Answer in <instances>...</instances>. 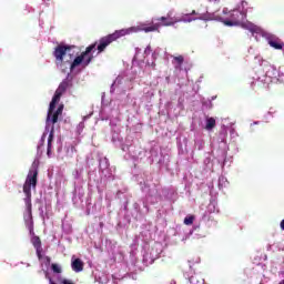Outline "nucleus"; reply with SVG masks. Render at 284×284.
<instances>
[{
    "mask_svg": "<svg viewBox=\"0 0 284 284\" xmlns=\"http://www.w3.org/2000/svg\"><path fill=\"white\" fill-rule=\"evenodd\" d=\"M62 284H74V282L70 281V280H62L61 282Z\"/></svg>",
    "mask_w": 284,
    "mask_h": 284,
    "instance_id": "nucleus-20",
    "label": "nucleus"
},
{
    "mask_svg": "<svg viewBox=\"0 0 284 284\" xmlns=\"http://www.w3.org/2000/svg\"><path fill=\"white\" fill-rule=\"evenodd\" d=\"M194 223V215H189L184 219V225H193Z\"/></svg>",
    "mask_w": 284,
    "mask_h": 284,
    "instance_id": "nucleus-16",
    "label": "nucleus"
},
{
    "mask_svg": "<svg viewBox=\"0 0 284 284\" xmlns=\"http://www.w3.org/2000/svg\"><path fill=\"white\" fill-rule=\"evenodd\" d=\"M51 268L54 274H61V266H59V264H52Z\"/></svg>",
    "mask_w": 284,
    "mask_h": 284,
    "instance_id": "nucleus-17",
    "label": "nucleus"
},
{
    "mask_svg": "<svg viewBox=\"0 0 284 284\" xmlns=\"http://www.w3.org/2000/svg\"><path fill=\"white\" fill-rule=\"evenodd\" d=\"M61 114H63V104H60L58 106V109L54 111H52L50 119H51V123L54 125V123H58L59 121V116H61Z\"/></svg>",
    "mask_w": 284,
    "mask_h": 284,
    "instance_id": "nucleus-8",
    "label": "nucleus"
},
{
    "mask_svg": "<svg viewBox=\"0 0 284 284\" xmlns=\"http://www.w3.org/2000/svg\"><path fill=\"white\" fill-rule=\"evenodd\" d=\"M132 28L129 29H121L118 31H114L111 34H108L105 37H102L99 40V44H98V52L101 54V52H105V48H108V45H110L111 43H114V41H116L118 39H121V37H125L128 34H131Z\"/></svg>",
    "mask_w": 284,
    "mask_h": 284,
    "instance_id": "nucleus-3",
    "label": "nucleus"
},
{
    "mask_svg": "<svg viewBox=\"0 0 284 284\" xmlns=\"http://www.w3.org/2000/svg\"><path fill=\"white\" fill-rule=\"evenodd\" d=\"M230 19L231 20H224L223 23L224 26H241L242 21H245V19H247V13L243 12V11H239V10H233L230 13Z\"/></svg>",
    "mask_w": 284,
    "mask_h": 284,
    "instance_id": "nucleus-7",
    "label": "nucleus"
},
{
    "mask_svg": "<svg viewBox=\"0 0 284 284\" xmlns=\"http://www.w3.org/2000/svg\"><path fill=\"white\" fill-rule=\"evenodd\" d=\"M173 61L179 65V68H181L185 61V58L183 55H176L173 57Z\"/></svg>",
    "mask_w": 284,
    "mask_h": 284,
    "instance_id": "nucleus-15",
    "label": "nucleus"
},
{
    "mask_svg": "<svg viewBox=\"0 0 284 284\" xmlns=\"http://www.w3.org/2000/svg\"><path fill=\"white\" fill-rule=\"evenodd\" d=\"M44 139H45V134L42 135V141H44Z\"/></svg>",
    "mask_w": 284,
    "mask_h": 284,
    "instance_id": "nucleus-24",
    "label": "nucleus"
},
{
    "mask_svg": "<svg viewBox=\"0 0 284 284\" xmlns=\"http://www.w3.org/2000/svg\"><path fill=\"white\" fill-rule=\"evenodd\" d=\"M214 128H216V119L207 118L205 130H214Z\"/></svg>",
    "mask_w": 284,
    "mask_h": 284,
    "instance_id": "nucleus-12",
    "label": "nucleus"
},
{
    "mask_svg": "<svg viewBox=\"0 0 284 284\" xmlns=\"http://www.w3.org/2000/svg\"><path fill=\"white\" fill-rule=\"evenodd\" d=\"M52 141H54V126H52V129L49 133V138H48V148H47L48 156H50V154L52 152Z\"/></svg>",
    "mask_w": 284,
    "mask_h": 284,
    "instance_id": "nucleus-11",
    "label": "nucleus"
},
{
    "mask_svg": "<svg viewBox=\"0 0 284 284\" xmlns=\"http://www.w3.org/2000/svg\"><path fill=\"white\" fill-rule=\"evenodd\" d=\"M155 21H159L158 23H154V20L151 21V23H140L136 27H131L132 32H159V29L162 27H170V26H174V23H179V21H184V23H192V21H194V19H179V20H174L170 13H168L166 17H160L158 19H155Z\"/></svg>",
    "mask_w": 284,
    "mask_h": 284,
    "instance_id": "nucleus-2",
    "label": "nucleus"
},
{
    "mask_svg": "<svg viewBox=\"0 0 284 284\" xmlns=\"http://www.w3.org/2000/svg\"><path fill=\"white\" fill-rule=\"evenodd\" d=\"M210 3H220L221 0H207Z\"/></svg>",
    "mask_w": 284,
    "mask_h": 284,
    "instance_id": "nucleus-22",
    "label": "nucleus"
},
{
    "mask_svg": "<svg viewBox=\"0 0 284 284\" xmlns=\"http://www.w3.org/2000/svg\"><path fill=\"white\" fill-rule=\"evenodd\" d=\"M42 252H43V248H36V253H37L39 261H41V258H43Z\"/></svg>",
    "mask_w": 284,
    "mask_h": 284,
    "instance_id": "nucleus-19",
    "label": "nucleus"
},
{
    "mask_svg": "<svg viewBox=\"0 0 284 284\" xmlns=\"http://www.w3.org/2000/svg\"><path fill=\"white\" fill-rule=\"evenodd\" d=\"M71 267L73 270V272H83V261H81V258H75L72 261L71 263Z\"/></svg>",
    "mask_w": 284,
    "mask_h": 284,
    "instance_id": "nucleus-10",
    "label": "nucleus"
},
{
    "mask_svg": "<svg viewBox=\"0 0 284 284\" xmlns=\"http://www.w3.org/2000/svg\"><path fill=\"white\" fill-rule=\"evenodd\" d=\"M93 50H97V42L87 47L85 51L74 58V60L70 63L71 72L74 70V68H78V65L81 64L83 65V68H88V65H90V63H92V60L94 59V57L90 54V52H92Z\"/></svg>",
    "mask_w": 284,
    "mask_h": 284,
    "instance_id": "nucleus-4",
    "label": "nucleus"
},
{
    "mask_svg": "<svg viewBox=\"0 0 284 284\" xmlns=\"http://www.w3.org/2000/svg\"><path fill=\"white\" fill-rule=\"evenodd\" d=\"M31 243L34 247V250H41V237L34 235L32 239H31Z\"/></svg>",
    "mask_w": 284,
    "mask_h": 284,
    "instance_id": "nucleus-13",
    "label": "nucleus"
},
{
    "mask_svg": "<svg viewBox=\"0 0 284 284\" xmlns=\"http://www.w3.org/2000/svg\"><path fill=\"white\" fill-rule=\"evenodd\" d=\"M70 50H72V47L68 44H58L54 48L53 57L55 59V65H63V59L65 54H69Z\"/></svg>",
    "mask_w": 284,
    "mask_h": 284,
    "instance_id": "nucleus-6",
    "label": "nucleus"
},
{
    "mask_svg": "<svg viewBox=\"0 0 284 284\" xmlns=\"http://www.w3.org/2000/svg\"><path fill=\"white\" fill-rule=\"evenodd\" d=\"M280 227H281V230H283V231H284V220H282V221H281V223H280Z\"/></svg>",
    "mask_w": 284,
    "mask_h": 284,
    "instance_id": "nucleus-23",
    "label": "nucleus"
},
{
    "mask_svg": "<svg viewBox=\"0 0 284 284\" xmlns=\"http://www.w3.org/2000/svg\"><path fill=\"white\" fill-rule=\"evenodd\" d=\"M194 281V277H191V282H193Z\"/></svg>",
    "mask_w": 284,
    "mask_h": 284,
    "instance_id": "nucleus-26",
    "label": "nucleus"
},
{
    "mask_svg": "<svg viewBox=\"0 0 284 284\" xmlns=\"http://www.w3.org/2000/svg\"><path fill=\"white\" fill-rule=\"evenodd\" d=\"M50 284H57V283H54V282H52V280H50Z\"/></svg>",
    "mask_w": 284,
    "mask_h": 284,
    "instance_id": "nucleus-25",
    "label": "nucleus"
},
{
    "mask_svg": "<svg viewBox=\"0 0 284 284\" xmlns=\"http://www.w3.org/2000/svg\"><path fill=\"white\" fill-rule=\"evenodd\" d=\"M72 85V82L68 79L63 80L58 89L55 90V93L49 104L48 115H47V123L50 122V116H52V112H54V109L57 108V103L61 101V97H63V92L69 89V87Z\"/></svg>",
    "mask_w": 284,
    "mask_h": 284,
    "instance_id": "nucleus-5",
    "label": "nucleus"
},
{
    "mask_svg": "<svg viewBox=\"0 0 284 284\" xmlns=\"http://www.w3.org/2000/svg\"><path fill=\"white\" fill-rule=\"evenodd\" d=\"M44 258H45L47 265H50L52 258H50V256H45Z\"/></svg>",
    "mask_w": 284,
    "mask_h": 284,
    "instance_id": "nucleus-21",
    "label": "nucleus"
},
{
    "mask_svg": "<svg viewBox=\"0 0 284 284\" xmlns=\"http://www.w3.org/2000/svg\"><path fill=\"white\" fill-rule=\"evenodd\" d=\"M39 179V171L37 169H30L26 182L23 184V193L26 194L24 203L28 212L29 229L30 232L34 230V222L32 221V190H37V183Z\"/></svg>",
    "mask_w": 284,
    "mask_h": 284,
    "instance_id": "nucleus-1",
    "label": "nucleus"
},
{
    "mask_svg": "<svg viewBox=\"0 0 284 284\" xmlns=\"http://www.w3.org/2000/svg\"><path fill=\"white\" fill-rule=\"evenodd\" d=\"M242 28H244V30H248V32H251L252 34H258V32L261 31V29L253 23H242Z\"/></svg>",
    "mask_w": 284,
    "mask_h": 284,
    "instance_id": "nucleus-9",
    "label": "nucleus"
},
{
    "mask_svg": "<svg viewBox=\"0 0 284 284\" xmlns=\"http://www.w3.org/2000/svg\"><path fill=\"white\" fill-rule=\"evenodd\" d=\"M191 14H199L196 10H193L190 14L183 16L181 19H193V21H196L195 18H191Z\"/></svg>",
    "mask_w": 284,
    "mask_h": 284,
    "instance_id": "nucleus-18",
    "label": "nucleus"
},
{
    "mask_svg": "<svg viewBox=\"0 0 284 284\" xmlns=\"http://www.w3.org/2000/svg\"><path fill=\"white\" fill-rule=\"evenodd\" d=\"M268 45H271V48H274L275 50H283V43H280L276 40L268 41Z\"/></svg>",
    "mask_w": 284,
    "mask_h": 284,
    "instance_id": "nucleus-14",
    "label": "nucleus"
}]
</instances>
